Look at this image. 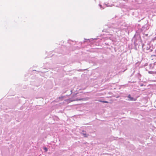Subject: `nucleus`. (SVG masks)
Here are the masks:
<instances>
[{"instance_id":"f257e3e1","label":"nucleus","mask_w":156,"mask_h":156,"mask_svg":"<svg viewBox=\"0 0 156 156\" xmlns=\"http://www.w3.org/2000/svg\"><path fill=\"white\" fill-rule=\"evenodd\" d=\"M126 27L125 23H117L111 25L109 28L108 30L113 31L115 34L116 33L118 34H121L122 30L126 29Z\"/></svg>"},{"instance_id":"f03ea898","label":"nucleus","mask_w":156,"mask_h":156,"mask_svg":"<svg viewBox=\"0 0 156 156\" xmlns=\"http://www.w3.org/2000/svg\"><path fill=\"white\" fill-rule=\"evenodd\" d=\"M142 48L143 51L147 53L152 51L154 49L152 47H151V45L150 44L142 45Z\"/></svg>"},{"instance_id":"7ed1b4c3","label":"nucleus","mask_w":156,"mask_h":156,"mask_svg":"<svg viewBox=\"0 0 156 156\" xmlns=\"http://www.w3.org/2000/svg\"><path fill=\"white\" fill-rule=\"evenodd\" d=\"M149 26L147 24H146L144 25L142 28L140 30H138L139 32H141L142 34H145L146 36H147L148 35V34H145L144 33L147 30L149 29Z\"/></svg>"},{"instance_id":"20e7f679","label":"nucleus","mask_w":156,"mask_h":156,"mask_svg":"<svg viewBox=\"0 0 156 156\" xmlns=\"http://www.w3.org/2000/svg\"><path fill=\"white\" fill-rule=\"evenodd\" d=\"M82 99H78L77 98H69L68 100L69 102H72L74 101H81Z\"/></svg>"},{"instance_id":"39448f33","label":"nucleus","mask_w":156,"mask_h":156,"mask_svg":"<svg viewBox=\"0 0 156 156\" xmlns=\"http://www.w3.org/2000/svg\"><path fill=\"white\" fill-rule=\"evenodd\" d=\"M154 65L153 64H150L149 66V69H153L154 67Z\"/></svg>"},{"instance_id":"423d86ee","label":"nucleus","mask_w":156,"mask_h":156,"mask_svg":"<svg viewBox=\"0 0 156 156\" xmlns=\"http://www.w3.org/2000/svg\"><path fill=\"white\" fill-rule=\"evenodd\" d=\"M148 73L149 74H152L154 76L156 75V72L149 71H148Z\"/></svg>"},{"instance_id":"0eeeda50","label":"nucleus","mask_w":156,"mask_h":156,"mask_svg":"<svg viewBox=\"0 0 156 156\" xmlns=\"http://www.w3.org/2000/svg\"><path fill=\"white\" fill-rule=\"evenodd\" d=\"M128 97L130 99V100L131 101H133V98L131 97V95L130 94H129L128 95Z\"/></svg>"},{"instance_id":"6e6552de","label":"nucleus","mask_w":156,"mask_h":156,"mask_svg":"<svg viewBox=\"0 0 156 156\" xmlns=\"http://www.w3.org/2000/svg\"><path fill=\"white\" fill-rule=\"evenodd\" d=\"M82 134L84 135V137H87L89 136L88 134H87L85 133H82Z\"/></svg>"},{"instance_id":"1a4fd4ad","label":"nucleus","mask_w":156,"mask_h":156,"mask_svg":"<svg viewBox=\"0 0 156 156\" xmlns=\"http://www.w3.org/2000/svg\"><path fill=\"white\" fill-rule=\"evenodd\" d=\"M151 43L152 44H156V37L154 38L153 41H152Z\"/></svg>"},{"instance_id":"9d476101","label":"nucleus","mask_w":156,"mask_h":156,"mask_svg":"<svg viewBox=\"0 0 156 156\" xmlns=\"http://www.w3.org/2000/svg\"><path fill=\"white\" fill-rule=\"evenodd\" d=\"M68 43H70V44H72L71 42L73 43H75V44L76 43V41H71V40H68Z\"/></svg>"},{"instance_id":"9b49d317","label":"nucleus","mask_w":156,"mask_h":156,"mask_svg":"<svg viewBox=\"0 0 156 156\" xmlns=\"http://www.w3.org/2000/svg\"><path fill=\"white\" fill-rule=\"evenodd\" d=\"M101 102H103V103H108V101H100Z\"/></svg>"},{"instance_id":"f8f14e48","label":"nucleus","mask_w":156,"mask_h":156,"mask_svg":"<svg viewBox=\"0 0 156 156\" xmlns=\"http://www.w3.org/2000/svg\"><path fill=\"white\" fill-rule=\"evenodd\" d=\"M44 149L45 150V151H47L48 149H47V147H44Z\"/></svg>"},{"instance_id":"ddd939ff","label":"nucleus","mask_w":156,"mask_h":156,"mask_svg":"<svg viewBox=\"0 0 156 156\" xmlns=\"http://www.w3.org/2000/svg\"><path fill=\"white\" fill-rule=\"evenodd\" d=\"M63 97H59V99H62V98H63Z\"/></svg>"},{"instance_id":"4468645a","label":"nucleus","mask_w":156,"mask_h":156,"mask_svg":"<svg viewBox=\"0 0 156 156\" xmlns=\"http://www.w3.org/2000/svg\"><path fill=\"white\" fill-rule=\"evenodd\" d=\"M99 6H100V8H102V7H101L102 6H101V5L100 4H99Z\"/></svg>"},{"instance_id":"2eb2a0df","label":"nucleus","mask_w":156,"mask_h":156,"mask_svg":"<svg viewBox=\"0 0 156 156\" xmlns=\"http://www.w3.org/2000/svg\"><path fill=\"white\" fill-rule=\"evenodd\" d=\"M143 84H141L140 85V86H143Z\"/></svg>"},{"instance_id":"dca6fc26","label":"nucleus","mask_w":156,"mask_h":156,"mask_svg":"<svg viewBox=\"0 0 156 156\" xmlns=\"http://www.w3.org/2000/svg\"><path fill=\"white\" fill-rule=\"evenodd\" d=\"M83 132H85V131H83Z\"/></svg>"},{"instance_id":"f3484780","label":"nucleus","mask_w":156,"mask_h":156,"mask_svg":"<svg viewBox=\"0 0 156 156\" xmlns=\"http://www.w3.org/2000/svg\"><path fill=\"white\" fill-rule=\"evenodd\" d=\"M135 36H136V35H135L134 36V37H135Z\"/></svg>"},{"instance_id":"a211bd4d","label":"nucleus","mask_w":156,"mask_h":156,"mask_svg":"<svg viewBox=\"0 0 156 156\" xmlns=\"http://www.w3.org/2000/svg\"><path fill=\"white\" fill-rule=\"evenodd\" d=\"M135 36H136V35H135L134 36V37H135Z\"/></svg>"},{"instance_id":"6ab92c4d","label":"nucleus","mask_w":156,"mask_h":156,"mask_svg":"<svg viewBox=\"0 0 156 156\" xmlns=\"http://www.w3.org/2000/svg\"><path fill=\"white\" fill-rule=\"evenodd\" d=\"M135 36H136V35H135L134 36V37H135Z\"/></svg>"}]
</instances>
